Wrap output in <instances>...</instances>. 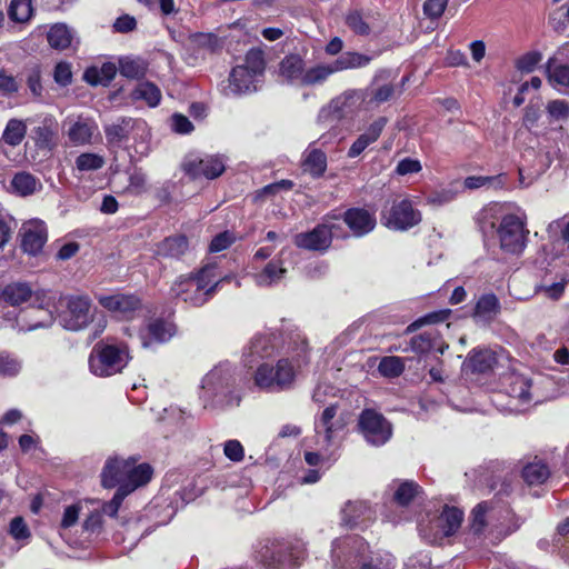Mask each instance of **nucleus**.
<instances>
[{"instance_id": "nucleus-1", "label": "nucleus", "mask_w": 569, "mask_h": 569, "mask_svg": "<svg viewBox=\"0 0 569 569\" xmlns=\"http://www.w3.org/2000/svg\"><path fill=\"white\" fill-rule=\"evenodd\" d=\"M56 296L49 290L33 291L27 282H11L0 289V312L19 332L49 327Z\"/></svg>"}, {"instance_id": "nucleus-2", "label": "nucleus", "mask_w": 569, "mask_h": 569, "mask_svg": "<svg viewBox=\"0 0 569 569\" xmlns=\"http://www.w3.org/2000/svg\"><path fill=\"white\" fill-rule=\"evenodd\" d=\"M497 206L482 209L477 221L483 234L496 230L500 248L508 253L519 254L527 246L529 230L526 228V221L513 213L505 214L497 223Z\"/></svg>"}, {"instance_id": "nucleus-3", "label": "nucleus", "mask_w": 569, "mask_h": 569, "mask_svg": "<svg viewBox=\"0 0 569 569\" xmlns=\"http://www.w3.org/2000/svg\"><path fill=\"white\" fill-rule=\"evenodd\" d=\"M221 281L216 268L206 266L189 276L179 277L171 287V293L191 307H202L213 298Z\"/></svg>"}, {"instance_id": "nucleus-4", "label": "nucleus", "mask_w": 569, "mask_h": 569, "mask_svg": "<svg viewBox=\"0 0 569 569\" xmlns=\"http://www.w3.org/2000/svg\"><path fill=\"white\" fill-rule=\"evenodd\" d=\"M237 368L229 361L214 366L202 379V389L216 406L237 407L242 400Z\"/></svg>"}, {"instance_id": "nucleus-5", "label": "nucleus", "mask_w": 569, "mask_h": 569, "mask_svg": "<svg viewBox=\"0 0 569 569\" xmlns=\"http://www.w3.org/2000/svg\"><path fill=\"white\" fill-rule=\"evenodd\" d=\"M297 371V366L289 358H281L276 365L262 362L253 372V387L268 393L289 390L295 385Z\"/></svg>"}, {"instance_id": "nucleus-6", "label": "nucleus", "mask_w": 569, "mask_h": 569, "mask_svg": "<svg viewBox=\"0 0 569 569\" xmlns=\"http://www.w3.org/2000/svg\"><path fill=\"white\" fill-rule=\"evenodd\" d=\"M264 67L262 51L259 49L249 50L243 64H239L231 70L226 94L237 96L256 91Z\"/></svg>"}, {"instance_id": "nucleus-7", "label": "nucleus", "mask_w": 569, "mask_h": 569, "mask_svg": "<svg viewBox=\"0 0 569 569\" xmlns=\"http://www.w3.org/2000/svg\"><path fill=\"white\" fill-rule=\"evenodd\" d=\"M463 520V512L445 506L440 513H427L419 520L420 536L429 543H440L445 538L458 531Z\"/></svg>"}, {"instance_id": "nucleus-8", "label": "nucleus", "mask_w": 569, "mask_h": 569, "mask_svg": "<svg viewBox=\"0 0 569 569\" xmlns=\"http://www.w3.org/2000/svg\"><path fill=\"white\" fill-rule=\"evenodd\" d=\"M368 545L358 536H348L333 541L331 558L335 569H388L367 562Z\"/></svg>"}, {"instance_id": "nucleus-9", "label": "nucleus", "mask_w": 569, "mask_h": 569, "mask_svg": "<svg viewBox=\"0 0 569 569\" xmlns=\"http://www.w3.org/2000/svg\"><path fill=\"white\" fill-rule=\"evenodd\" d=\"M372 60L371 56L348 51L329 63L305 66L302 87H317L323 84L333 73L363 68Z\"/></svg>"}, {"instance_id": "nucleus-10", "label": "nucleus", "mask_w": 569, "mask_h": 569, "mask_svg": "<svg viewBox=\"0 0 569 569\" xmlns=\"http://www.w3.org/2000/svg\"><path fill=\"white\" fill-rule=\"evenodd\" d=\"M126 345L97 343L89 357V367L93 375L109 377L120 372L129 362Z\"/></svg>"}, {"instance_id": "nucleus-11", "label": "nucleus", "mask_w": 569, "mask_h": 569, "mask_svg": "<svg viewBox=\"0 0 569 569\" xmlns=\"http://www.w3.org/2000/svg\"><path fill=\"white\" fill-rule=\"evenodd\" d=\"M302 556V545L293 546L289 541H274L258 551V558L267 569H295Z\"/></svg>"}, {"instance_id": "nucleus-12", "label": "nucleus", "mask_w": 569, "mask_h": 569, "mask_svg": "<svg viewBox=\"0 0 569 569\" xmlns=\"http://www.w3.org/2000/svg\"><path fill=\"white\" fill-rule=\"evenodd\" d=\"M62 301L66 307L61 313V323L64 329L80 331L94 321L97 310L92 308L88 296H67Z\"/></svg>"}, {"instance_id": "nucleus-13", "label": "nucleus", "mask_w": 569, "mask_h": 569, "mask_svg": "<svg viewBox=\"0 0 569 569\" xmlns=\"http://www.w3.org/2000/svg\"><path fill=\"white\" fill-rule=\"evenodd\" d=\"M346 426L345 420L337 416V406L330 403L316 421V446L329 451Z\"/></svg>"}, {"instance_id": "nucleus-14", "label": "nucleus", "mask_w": 569, "mask_h": 569, "mask_svg": "<svg viewBox=\"0 0 569 569\" xmlns=\"http://www.w3.org/2000/svg\"><path fill=\"white\" fill-rule=\"evenodd\" d=\"M108 143L120 146L130 139H144L149 134L147 122L141 119L120 118L104 127Z\"/></svg>"}, {"instance_id": "nucleus-15", "label": "nucleus", "mask_w": 569, "mask_h": 569, "mask_svg": "<svg viewBox=\"0 0 569 569\" xmlns=\"http://www.w3.org/2000/svg\"><path fill=\"white\" fill-rule=\"evenodd\" d=\"M358 425L363 438L371 446H382L391 438V425L375 410H363Z\"/></svg>"}, {"instance_id": "nucleus-16", "label": "nucleus", "mask_w": 569, "mask_h": 569, "mask_svg": "<svg viewBox=\"0 0 569 569\" xmlns=\"http://www.w3.org/2000/svg\"><path fill=\"white\" fill-rule=\"evenodd\" d=\"M362 100H365L363 91L347 90L320 109L318 122L330 126L352 112L353 107Z\"/></svg>"}, {"instance_id": "nucleus-17", "label": "nucleus", "mask_w": 569, "mask_h": 569, "mask_svg": "<svg viewBox=\"0 0 569 569\" xmlns=\"http://www.w3.org/2000/svg\"><path fill=\"white\" fill-rule=\"evenodd\" d=\"M382 219L389 229L406 231L421 221V213L410 200L402 199L395 201Z\"/></svg>"}, {"instance_id": "nucleus-18", "label": "nucleus", "mask_w": 569, "mask_h": 569, "mask_svg": "<svg viewBox=\"0 0 569 569\" xmlns=\"http://www.w3.org/2000/svg\"><path fill=\"white\" fill-rule=\"evenodd\" d=\"M96 299L101 307L122 319H131L142 307L140 297L134 293H101Z\"/></svg>"}, {"instance_id": "nucleus-19", "label": "nucleus", "mask_w": 569, "mask_h": 569, "mask_svg": "<svg viewBox=\"0 0 569 569\" xmlns=\"http://www.w3.org/2000/svg\"><path fill=\"white\" fill-rule=\"evenodd\" d=\"M549 83L558 90H569V41L560 46L546 63Z\"/></svg>"}, {"instance_id": "nucleus-20", "label": "nucleus", "mask_w": 569, "mask_h": 569, "mask_svg": "<svg viewBox=\"0 0 569 569\" xmlns=\"http://www.w3.org/2000/svg\"><path fill=\"white\" fill-rule=\"evenodd\" d=\"M337 228L338 226L328 218L313 230L298 233L295 237V243L297 247L307 250H326L329 248Z\"/></svg>"}, {"instance_id": "nucleus-21", "label": "nucleus", "mask_w": 569, "mask_h": 569, "mask_svg": "<svg viewBox=\"0 0 569 569\" xmlns=\"http://www.w3.org/2000/svg\"><path fill=\"white\" fill-rule=\"evenodd\" d=\"M523 161L519 168V183L522 187H529L539 178L551 164L549 152H537L535 149H527L523 153Z\"/></svg>"}, {"instance_id": "nucleus-22", "label": "nucleus", "mask_w": 569, "mask_h": 569, "mask_svg": "<svg viewBox=\"0 0 569 569\" xmlns=\"http://www.w3.org/2000/svg\"><path fill=\"white\" fill-rule=\"evenodd\" d=\"M176 333V326L163 319L150 320L139 330L138 338L142 348H152L156 345L169 341Z\"/></svg>"}, {"instance_id": "nucleus-23", "label": "nucleus", "mask_w": 569, "mask_h": 569, "mask_svg": "<svg viewBox=\"0 0 569 569\" xmlns=\"http://www.w3.org/2000/svg\"><path fill=\"white\" fill-rule=\"evenodd\" d=\"M21 248L30 256H37L42 251V248L48 239V230L43 221L31 220L21 227Z\"/></svg>"}, {"instance_id": "nucleus-24", "label": "nucleus", "mask_w": 569, "mask_h": 569, "mask_svg": "<svg viewBox=\"0 0 569 569\" xmlns=\"http://www.w3.org/2000/svg\"><path fill=\"white\" fill-rule=\"evenodd\" d=\"M224 162L220 157L207 156L201 159H189L183 163V170L191 178L204 177L214 179L224 171Z\"/></svg>"}, {"instance_id": "nucleus-25", "label": "nucleus", "mask_w": 569, "mask_h": 569, "mask_svg": "<svg viewBox=\"0 0 569 569\" xmlns=\"http://www.w3.org/2000/svg\"><path fill=\"white\" fill-rule=\"evenodd\" d=\"M532 387L531 379L522 375H512L510 377L509 395L517 399L522 406L531 402L539 403L543 398L538 393L537 389L531 390Z\"/></svg>"}, {"instance_id": "nucleus-26", "label": "nucleus", "mask_w": 569, "mask_h": 569, "mask_svg": "<svg viewBox=\"0 0 569 569\" xmlns=\"http://www.w3.org/2000/svg\"><path fill=\"white\" fill-rule=\"evenodd\" d=\"M343 220L356 237L371 232L377 223L375 214L362 208L347 210Z\"/></svg>"}, {"instance_id": "nucleus-27", "label": "nucleus", "mask_w": 569, "mask_h": 569, "mask_svg": "<svg viewBox=\"0 0 569 569\" xmlns=\"http://www.w3.org/2000/svg\"><path fill=\"white\" fill-rule=\"evenodd\" d=\"M273 350L274 343L272 339L266 335H258L246 348L243 352V362L247 367L252 368V366L259 360L271 357Z\"/></svg>"}, {"instance_id": "nucleus-28", "label": "nucleus", "mask_w": 569, "mask_h": 569, "mask_svg": "<svg viewBox=\"0 0 569 569\" xmlns=\"http://www.w3.org/2000/svg\"><path fill=\"white\" fill-rule=\"evenodd\" d=\"M124 473L127 475V482L120 488L128 495L134 491L138 487L148 483L152 477V468L148 463L136 466L134 459H127Z\"/></svg>"}, {"instance_id": "nucleus-29", "label": "nucleus", "mask_w": 569, "mask_h": 569, "mask_svg": "<svg viewBox=\"0 0 569 569\" xmlns=\"http://www.w3.org/2000/svg\"><path fill=\"white\" fill-rule=\"evenodd\" d=\"M496 506L493 501H482L478 503L471 511L469 535L475 539L481 538L489 523V518L495 517Z\"/></svg>"}, {"instance_id": "nucleus-30", "label": "nucleus", "mask_w": 569, "mask_h": 569, "mask_svg": "<svg viewBox=\"0 0 569 569\" xmlns=\"http://www.w3.org/2000/svg\"><path fill=\"white\" fill-rule=\"evenodd\" d=\"M341 515L342 522L350 528L365 525L373 518V511L365 501H348Z\"/></svg>"}, {"instance_id": "nucleus-31", "label": "nucleus", "mask_w": 569, "mask_h": 569, "mask_svg": "<svg viewBox=\"0 0 569 569\" xmlns=\"http://www.w3.org/2000/svg\"><path fill=\"white\" fill-rule=\"evenodd\" d=\"M386 124L387 119L385 117H380L375 120L351 144L348 151V157L356 158L360 156L369 144L378 140Z\"/></svg>"}, {"instance_id": "nucleus-32", "label": "nucleus", "mask_w": 569, "mask_h": 569, "mask_svg": "<svg viewBox=\"0 0 569 569\" xmlns=\"http://www.w3.org/2000/svg\"><path fill=\"white\" fill-rule=\"evenodd\" d=\"M500 312V301L495 293L481 295L475 306L472 318L478 323H489Z\"/></svg>"}, {"instance_id": "nucleus-33", "label": "nucleus", "mask_w": 569, "mask_h": 569, "mask_svg": "<svg viewBox=\"0 0 569 569\" xmlns=\"http://www.w3.org/2000/svg\"><path fill=\"white\" fill-rule=\"evenodd\" d=\"M305 66V61L299 56H288L280 63V77L289 84L302 87Z\"/></svg>"}, {"instance_id": "nucleus-34", "label": "nucleus", "mask_w": 569, "mask_h": 569, "mask_svg": "<svg viewBox=\"0 0 569 569\" xmlns=\"http://www.w3.org/2000/svg\"><path fill=\"white\" fill-rule=\"evenodd\" d=\"M124 465H127V459L110 458L107 460L101 473V482L104 488H114L116 486L119 488L127 482Z\"/></svg>"}, {"instance_id": "nucleus-35", "label": "nucleus", "mask_w": 569, "mask_h": 569, "mask_svg": "<svg viewBox=\"0 0 569 569\" xmlns=\"http://www.w3.org/2000/svg\"><path fill=\"white\" fill-rule=\"evenodd\" d=\"M58 124L53 119L46 118L32 130V139L40 149H52L56 146Z\"/></svg>"}, {"instance_id": "nucleus-36", "label": "nucleus", "mask_w": 569, "mask_h": 569, "mask_svg": "<svg viewBox=\"0 0 569 569\" xmlns=\"http://www.w3.org/2000/svg\"><path fill=\"white\" fill-rule=\"evenodd\" d=\"M302 168L315 178L321 177L327 169L326 153L310 144L303 153Z\"/></svg>"}, {"instance_id": "nucleus-37", "label": "nucleus", "mask_w": 569, "mask_h": 569, "mask_svg": "<svg viewBox=\"0 0 569 569\" xmlns=\"http://www.w3.org/2000/svg\"><path fill=\"white\" fill-rule=\"evenodd\" d=\"M97 130V124L92 120L79 119L68 130V137L73 144L82 146L91 142L92 136Z\"/></svg>"}, {"instance_id": "nucleus-38", "label": "nucleus", "mask_w": 569, "mask_h": 569, "mask_svg": "<svg viewBox=\"0 0 569 569\" xmlns=\"http://www.w3.org/2000/svg\"><path fill=\"white\" fill-rule=\"evenodd\" d=\"M189 250V241L183 234L166 238L158 246V254L168 258H180Z\"/></svg>"}, {"instance_id": "nucleus-39", "label": "nucleus", "mask_w": 569, "mask_h": 569, "mask_svg": "<svg viewBox=\"0 0 569 569\" xmlns=\"http://www.w3.org/2000/svg\"><path fill=\"white\" fill-rule=\"evenodd\" d=\"M117 74V67L112 62H106L100 68L90 67L83 73L86 82L92 86H108Z\"/></svg>"}, {"instance_id": "nucleus-40", "label": "nucleus", "mask_w": 569, "mask_h": 569, "mask_svg": "<svg viewBox=\"0 0 569 569\" xmlns=\"http://www.w3.org/2000/svg\"><path fill=\"white\" fill-rule=\"evenodd\" d=\"M47 40L51 48L56 50H66L73 42V33L67 24L56 23L49 29Z\"/></svg>"}, {"instance_id": "nucleus-41", "label": "nucleus", "mask_w": 569, "mask_h": 569, "mask_svg": "<svg viewBox=\"0 0 569 569\" xmlns=\"http://www.w3.org/2000/svg\"><path fill=\"white\" fill-rule=\"evenodd\" d=\"M130 97L134 101L142 100L150 108H154L160 103L161 91L154 83L144 81L136 86Z\"/></svg>"}, {"instance_id": "nucleus-42", "label": "nucleus", "mask_w": 569, "mask_h": 569, "mask_svg": "<svg viewBox=\"0 0 569 569\" xmlns=\"http://www.w3.org/2000/svg\"><path fill=\"white\" fill-rule=\"evenodd\" d=\"M497 365L496 353L491 350L473 351L469 355L467 366L473 371L485 373Z\"/></svg>"}, {"instance_id": "nucleus-43", "label": "nucleus", "mask_w": 569, "mask_h": 569, "mask_svg": "<svg viewBox=\"0 0 569 569\" xmlns=\"http://www.w3.org/2000/svg\"><path fill=\"white\" fill-rule=\"evenodd\" d=\"M11 187L16 193L26 197L41 188L40 181L29 172H18L11 180Z\"/></svg>"}, {"instance_id": "nucleus-44", "label": "nucleus", "mask_w": 569, "mask_h": 569, "mask_svg": "<svg viewBox=\"0 0 569 569\" xmlns=\"http://www.w3.org/2000/svg\"><path fill=\"white\" fill-rule=\"evenodd\" d=\"M549 476V467L541 460L529 462L522 469V478L528 485H541Z\"/></svg>"}, {"instance_id": "nucleus-45", "label": "nucleus", "mask_w": 569, "mask_h": 569, "mask_svg": "<svg viewBox=\"0 0 569 569\" xmlns=\"http://www.w3.org/2000/svg\"><path fill=\"white\" fill-rule=\"evenodd\" d=\"M284 273L286 269L281 266V262L272 260L267 263L261 272L254 276V280L258 286L268 287L278 282Z\"/></svg>"}, {"instance_id": "nucleus-46", "label": "nucleus", "mask_w": 569, "mask_h": 569, "mask_svg": "<svg viewBox=\"0 0 569 569\" xmlns=\"http://www.w3.org/2000/svg\"><path fill=\"white\" fill-rule=\"evenodd\" d=\"M27 133V127L23 121L11 119L8 121L2 134V140L12 147L21 143Z\"/></svg>"}, {"instance_id": "nucleus-47", "label": "nucleus", "mask_w": 569, "mask_h": 569, "mask_svg": "<svg viewBox=\"0 0 569 569\" xmlns=\"http://www.w3.org/2000/svg\"><path fill=\"white\" fill-rule=\"evenodd\" d=\"M147 64L141 59L123 58L119 61V72L130 79H139L146 74Z\"/></svg>"}, {"instance_id": "nucleus-48", "label": "nucleus", "mask_w": 569, "mask_h": 569, "mask_svg": "<svg viewBox=\"0 0 569 569\" xmlns=\"http://www.w3.org/2000/svg\"><path fill=\"white\" fill-rule=\"evenodd\" d=\"M421 488L418 483L411 480H405L399 482L393 497L399 505L407 506L415 497L419 496Z\"/></svg>"}, {"instance_id": "nucleus-49", "label": "nucleus", "mask_w": 569, "mask_h": 569, "mask_svg": "<svg viewBox=\"0 0 569 569\" xmlns=\"http://www.w3.org/2000/svg\"><path fill=\"white\" fill-rule=\"evenodd\" d=\"M405 370V363L400 357H383L378 366V371L387 378L399 377Z\"/></svg>"}, {"instance_id": "nucleus-50", "label": "nucleus", "mask_w": 569, "mask_h": 569, "mask_svg": "<svg viewBox=\"0 0 569 569\" xmlns=\"http://www.w3.org/2000/svg\"><path fill=\"white\" fill-rule=\"evenodd\" d=\"M348 28L359 36H368L371 32L369 17H365L359 11H351L346 16Z\"/></svg>"}, {"instance_id": "nucleus-51", "label": "nucleus", "mask_w": 569, "mask_h": 569, "mask_svg": "<svg viewBox=\"0 0 569 569\" xmlns=\"http://www.w3.org/2000/svg\"><path fill=\"white\" fill-rule=\"evenodd\" d=\"M505 176L500 174L497 177H483V176H471L465 179V187L467 189H479L482 187L487 188H499L505 184Z\"/></svg>"}, {"instance_id": "nucleus-52", "label": "nucleus", "mask_w": 569, "mask_h": 569, "mask_svg": "<svg viewBox=\"0 0 569 569\" xmlns=\"http://www.w3.org/2000/svg\"><path fill=\"white\" fill-rule=\"evenodd\" d=\"M8 13L13 21H28L32 14L31 0H11Z\"/></svg>"}, {"instance_id": "nucleus-53", "label": "nucleus", "mask_w": 569, "mask_h": 569, "mask_svg": "<svg viewBox=\"0 0 569 569\" xmlns=\"http://www.w3.org/2000/svg\"><path fill=\"white\" fill-rule=\"evenodd\" d=\"M104 166L102 156L91 152H84L77 157L76 168L79 171H96Z\"/></svg>"}, {"instance_id": "nucleus-54", "label": "nucleus", "mask_w": 569, "mask_h": 569, "mask_svg": "<svg viewBox=\"0 0 569 569\" xmlns=\"http://www.w3.org/2000/svg\"><path fill=\"white\" fill-rule=\"evenodd\" d=\"M22 368L21 361L13 355L0 353V375L6 377L17 376Z\"/></svg>"}, {"instance_id": "nucleus-55", "label": "nucleus", "mask_w": 569, "mask_h": 569, "mask_svg": "<svg viewBox=\"0 0 569 569\" xmlns=\"http://www.w3.org/2000/svg\"><path fill=\"white\" fill-rule=\"evenodd\" d=\"M128 190L134 194L147 191V176L140 169H134L130 173Z\"/></svg>"}, {"instance_id": "nucleus-56", "label": "nucleus", "mask_w": 569, "mask_h": 569, "mask_svg": "<svg viewBox=\"0 0 569 569\" xmlns=\"http://www.w3.org/2000/svg\"><path fill=\"white\" fill-rule=\"evenodd\" d=\"M541 60L542 54L539 51H530L518 59L517 68L522 72H531Z\"/></svg>"}, {"instance_id": "nucleus-57", "label": "nucleus", "mask_w": 569, "mask_h": 569, "mask_svg": "<svg viewBox=\"0 0 569 569\" xmlns=\"http://www.w3.org/2000/svg\"><path fill=\"white\" fill-rule=\"evenodd\" d=\"M236 240V237L230 231H223L217 234L209 244L210 252H220L229 248Z\"/></svg>"}, {"instance_id": "nucleus-58", "label": "nucleus", "mask_w": 569, "mask_h": 569, "mask_svg": "<svg viewBox=\"0 0 569 569\" xmlns=\"http://www.w3.org/2000/svg\"><path fill=\"white\" fill-rule=\"evenodd\" d=\"M53 79L60 86H68L72 81L71 64L66 61L57 63L53 71Z\"/></svg>"}, {"instance_id": "nucleus-59", "label": "nucleus", "mask_w": 569, "mask_h": 569, "mask_svg": "<svg viewBox=\"0 0 569 569\" xmlns=\"http://www.w3.org/2000/svg\"><path fill=\"white\" fill-rule=\"evenodd\" d=\"M421 170H422L421 162L418 159L408 157V158L401 159L398 162V164L395 169V172L398 176H407V174H411V173H418Z\"/></svg>"}, {"instance_id": "nucleus-60", "label": "nucleus", "mask_w": 569, "mask_h": 569, "mask_svg": "<svg viewBox=\"0 0 569 569\" xmlns=\"http://www.w3.org/2000/svg\"><path fill=\"white\" fill-rule=\"evenodd\" d=\"M547 111L552 119H567L569 118V103L565 100H552L548 103Z\"/></svg>"}, {"instance_id": "nucleus-61", "label": "nucleus", "mask_w": 569, "mask_h": 569, "mask_svg": "<svg viewBox=\"0 0 569 569\" xmlns=\"http://www.w3.org/2000/svg\"><path fill=\"white\" fill-rule=\"evenodd\" d=\"M448 4V0H426L423 3V12L430 19L440 18Z\"/></svg>"}, {"instance_id": "nucleus-62", "label": "nucleus", "mask_w": 569, "mask_h": 569, "mask_svg": "<svg viewBox=\"0 0 569 569\" xmlns=\"http://www.w3.org/2000/svg\"><path fill=\"white\" fill-rule=\"evenodd\" d=\"M332 397H335V388L326 382L318 383L312 393V400L318 405L327 403Z\"/></svg>"}, {"instance_id": "nucleus-63", "label": "nucleus", "mask_w": 569, "mask_h": 569, "mask_svg": "<svg viewBox=\"0 0 569 569\" xmlns=\"http://www.w3.org/2000/svg\"><path fill=\"white\" fill-rule=\"evenodd\" d=\"M224 456L231 461L239 462L244 457L242 445L238 440H228L223 446Z\"/></svg>"}, {"instance_id": "nucleus-64", "label": "nucleus", "mask_w": 569, "mask_h": 569, "mask_svg": "<svg viewBox=\"0 0 569 569\" xmlns=\"http://www.w3.org/2000/svg\"><path fill=\"white\" fill-rule=\"evenodd\" d=\"M10 535L16 540H26L30 537V531L21 517H16L10 522Z\"/></svg>"}]
</instances>
